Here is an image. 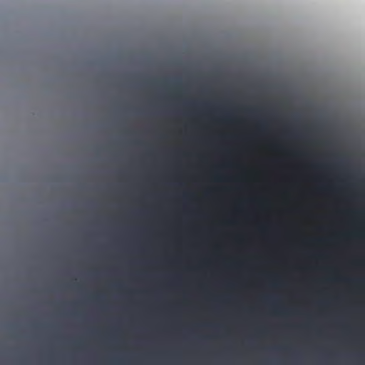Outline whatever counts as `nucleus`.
Here are the masks:
<instances>
[{
    "instance_id": "obj_1",
    "label": "nucleus",
    "mask_w": 365,
    "mask_h": 365,
    "mask_svg": "<svg viewBox=\"0 0 365 365\" xmlns=\"http://www.w3.org/2000/svg\"><path fill=\"white\" fill-rule=\"evenodd\" d=\"M353 173L365 177V164L363 166L353 168Z\"/></svg>"
},
{
    "instance_id": "obj_2",
    "label": "nucleus",
    "mask_w": 365,
    "mask_h": 365,
    "mask_svg": "<svg viewBox=\"0 0 365 365\" xmlns=\"http://www.w3.org/2000/svg\"><path fill=\"white\" fill-rule=\"evenodd\" d=\"M352 282H354L355 284H361L363 283V280H361V279H354V280H352Z\"/></svg>"
}]
</instances>
